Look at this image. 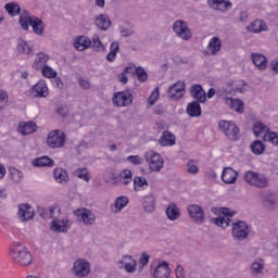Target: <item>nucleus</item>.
<instances>
[{
    "mask_svg": "<svg viewBox=\"0 0 278 278\" xmlns=\"http://www.w3.org/2000/svg\"><path fill=\"white\" fill-rule=\"evenodd\" d=\"M72 274L77 278H85L90 275V262L85 258H78L74 262Z\"/></svg>",
    "mask_w": 278,
    "mask_h": 278,
    "instance_id": "9b49d317",
    "label": "nucleus"
},
{
    "mask_svg": "<svg viewBox=\"0 0 278 278\" xmlns=\"http://www.w3.org/2000/svg\"><path fill=\"white\" fill-rule=\"evenodd\" d=\"M244 180L253 188H268L269 184L266 175L253 170L245 172Z\"/></svg>",
    "mask_w": 278,
    "mask_h": 278,
    "instance_id": "f03ea898",
    "label": "nucleus"
},
{
    "mask_svg": "<svg viewBox=\"0 0 278 278\" xmlns=\"http://www.w3.org/2000/svg\"><path fill=\"white\" fill-rule=\"evenodd\" d=\"M119 34L124 38H129V36H134V34H136V30H135L134 26L131 25V23L124 22L119 26Z\"/></svg>",
    "mask_w": 278,
    "mask_h": 278,
    "instance_id": "58836bf2",
    "label": "nucleus"
},
{
    "mask_svg": "<svg viewBox=\"0 0 278 278\" xmlns=\"http://www.w3.org/2000/svg\"><path fill=\"white\" fill-rule=\"evenodd\" d=\"M190 96L195 99L198 103H205L207 101V93L201 85H192L190 87Z\"/></svg>",
    "mask_w": 278,
    "mask_h": 278,
    "instance_id": "f3484780",
    "label": "nucleus"
},
{
    "mask_svg": "<svg viewBox=\"0 0 278 278\" xmlns=\"http://www.w3.org/2000/svg\"><path fill=\"white\" fill-rule=\"evenodd\" d=\"M0 103H8V91L0 89Z\"/></svg>",
    "mask_w": 278,
    "mask_h": 278,
    "instance_id": "338daca9",
    "label": "nucleus"
},
{
    "mask_svg": "<svg viewBox=\"0 0 278 278\" xmlns=\"http://www.w3.org/2000/svg\"><path fill=\"white\" fill-rule=\"evenodd\" d=\"M134 190L135 192H140L142 190H147L149 188V182L147 181V178L141 176H136L134 179Z\"/></svg>",
    "mask_w": 278,
    "mask_h": 278,
    "instance_id": "c9c22d12",
    "label": "nucleus"
},
{
    "mask_svg": "<svg viewBox=\"0 0 278 278\" xmlns=\"http://www.w3.org/2000/svg\"><path fill=\"white\" fill-rule=\"evenodd\" d=\"M225 103L230 108V110H235V112H238L239 114L244 112V102L240 99L225 98Z\"/></svg>",
    "mask_w": 278,
    "mask_h": 278,
    "instance_id": "cd10ccee",
    "label": "nucleus"
},
{
    "mask_svg": "<svg viewBox=\"0 0 278 278\" xmlns=\"http://www.w3.org/2000/svg\"><path fill=\"white\" fill-rule=\"evenodd\" d=\"M265 142H269L274 147H278V132L269 131L265 135Z\"/></svg>",
    "mask_w": 278,
    "mask_h": 278,
    "instance_id": "864d4df0",
    "label": "nucleus"
},
{
    "mask_svg": "<svg viewBox=\"0 0 278 278\" xmlns=\"http://www.w3.org/2000/svg\"><path fill=\"white\" fill-rule=\"evenodd\" d=\"M151 260V256L149 255V253L143 252L141 253L140 257H139V264L142 268H144V266H147L149 264V261Z\"/></svg>",
    "mask_w": 278,
    "mask_h": 278,
    "instance_id": "13d9d810",
    "label": "nucleus"
},
{
    "mask_svg": "<svg viewBox=\"0 0 278 278\" xmlns=\"http://www.w3.org/2000/svg\"><path fill=\"white\" fill-rule=\"evenodd\" d=\"M74 216L78 218L79 223L86 225L87 227H92L97 223V215L86 207H80L74 211Z\"/></svg>",
    "mask_w": 278,
    "mask_h": 278,
    "instance_id": "0eeeda50",
    "label": "nucleus"
},
{
    "mask_svg": "<svg viewBox=\"0 0 278 278\" xmlns=\"http://www.w3.org/2000/svg\"><path fill=\"white\" fill-rule=\"evenodd\" d=\"M33 21H34V16H31V14L27 11H24L20 15V25H21L22 29H24L25 31H27V29H29V25H31Z\"/></svg>",
    "mask_w": 278,
    "mask_h": 278,
    "instance_id": "e433bc0d",
    "label": "nucleus"
},
{
    "mask_svg": "<svg viewBox=\"0 0 278 278\" xmlns=\"http://www.w3.org/2000/svg\"><path fill=\"white\" fill-rule=\"evenodd\" d=\"M49 214L50 218H58V216H60V207H58V205L50 206Z\"/></svg>",
    "mask_w": 278,
    "mask_h": 278,
    "instance_id": "052dcab7",
    "label": "nucleus"
},
{
    "mask_svg": "<svg viewBox=\"0 0 278 278\" xmlns=\"http://www.w3.org/2000/svg\"><path fill=\"white\" fill-rule=\"evenodd\" d=\"M54 162L49 156H41L33 161V166H53Z\"/></svg>",
    "mask_w": 278,
    "mask_h": 278,
    "instance_id": "09e8293b",
    "label": "nucleus"
},
{
    "mask_svg": "<svg viewBox=\"0 0 278 278\" xmlns=\"http://www.w3.org/2000/svg\"><path fill=\"white\" fill-rule=\"evenodd\" d=\"M143 208L148 214H153L155 212V197L147 195L143 198Z\"/></svg>",
    "mask_w": 278,
    "mask_h": 278,
    "instance_id": "4c0bfd02",
    "label": "nucleus"
},
{
    "mask_svg": "<svg viewBox=\"0 0 278 278\" xmlns=\"http://www.w3.org/2000/svg\"><path fill=\"white\" fill-rule=\"evenodd\" d=\"M110 25H112V22L110 21V17L105 14H100L96 18V26L102 31H106V29H110Z\"/></svg>",
    "mask_w": 278,
    "mask_h": 278,
    "instance_id": "72a5a7b5",
    "label": "nucleus"
},
{
    "mask_svg": "<svg viewBox=\"0 0 278 278\" xmlns=\"http://www.w3.org/2000/svg\"><path fill=\"white\" fill-rule=\"evenodd\" d=\"M135 73L137 75L138 81L144 83L149 79V74L144 71V67H136Z\"/></svg>",
    "mask_w": 278,
    "mask_h": 278,
    "instance_id": "3c124183",
    "label": "nucleus"
},
{
    "mask_svg": "<svg viewBox=\"0 0 278 278\" xmlns=\"http://www.w3.org/2000/svg\"><path fill=\"white\" fill-rule=\"evenodd\" d=\"M72 225L67 217L61 219L55 218L50 223V229L51 231H55V233H66Z\"/></svg>",
    "mask_w": 278,
    "mask_h": 278,
    "instance_id": "f8f14e48",
    "label": "nucleus"
},
{
    "mask_svg": "<svg viewBox=\"0 0 278 278\" xmlns=\"http://www.w3.org/2000/svg\"><path fill=\"white\" fill-rule=\"evenodd\" d=\"M177 142V137L168 130L163 131L161 138L159 139V144L161 147H175Z\"/></svg>",
    "mask_w": 278,
    "mask_h": 278,
    "instance_id": "b1692460",
    "label": "nucleus"
},
{
    "mask_svg": "<svg viewBox=\"0 0 278 278\" xmlns=\"http://www.w3.org/2000/svg\"><path fill=\"white\" fill-rule=\"evenodd\" d=\"M92 47L94 51H98V52L105 51V46L103 45V42H101V39L99 38L98 35H94L92 37Z\"/></svg>",
    "mask_w": 278,
    "mask_h": 278,
    "instance_id": "5fc2aeb1",
    "label": "nucleus"
},
{
    "mask_svg": "<svg viewBox=\"0 0 278 278\" xmlns=\"http://www.w3.org/2000/svg\"><path fill=\"white\" fill-rule=\"evenodd\" d=\"M218 213L222 215L214 219L215 225H217V227H222V229H227V227H229V224L231 223V218L236 216V211L227 207H222L218 208Z\"/></svg>",
    "mask_w": 278,
    "mask_h": 278,
    "instance_id": "9d476101",
    "label": "nucleus"
},
{
    "mask_svg": "<svg viewBox=\"0 0 278 278\" xmlns=\"http://www.w3.org/2000/svg\"><path fill=\"white\" fill-rule=\"evenodd\" d=\"M222 181L228 185L236 184L238 181V172L231 167H225L222 173Z\"/></svg>",
    "mask_w": 278,
    "mask_h": 278,
    "instance_id": "5701e85b",
    "label": "nucleus"
},
{
    "mask_svg": "<svg viewBox=\"0 0 278 278\" xmlns=\"http://www.w3.org/2000/svg\"><path fill=\"white\" fill-rule=\"evenodd\" d=\"M176 278H186V270L184 269V266L177 265L175 269Z\"/></svg>",
    "mask_w": 278,
    "mask_h": 278,
    "instance_id": "e2e57ef3",
    "label": "nucleus"
},
{
    "mask_svg": "<svg viewBox=\"0 0 278 278\" xmlns=\"http://www.w3.org/2000/svg\"><path fill=\"white\" fill-rule=\"evenodd\" d=\"M128 204H129V198L125 195H121L116 198L115 204H114L115 214H118V212H123L124 207H127Z\"/></svg>",
    "mask_w": 278,
    "mask_h": 278,
    "instance_id": "79ce46f5",
    "label": "nucleus"
},
{
    "mask_svg": "<svg viewBox=\"0 0 278 278\" xmlns=\"http://www.w3.org/2000/svg\"><path fill=\"white\" fill-rule=\"evenodd\" d=\"M235 90L243 94V92H247V83H244V80H240L235 87Z\"/></svg>",
    "mask_w": 278,
    "mask_h": 278,
    "instance_id": "680f3d73",
    "label": "nucleus"
},
{
    "mask_svg": "<svg viewBox=\"0 0 278 278\" xmlns=\"http://www.w3.org/2000/svg\"><path fill=\"white\" fill-rule=\"evenodd\" d=\"M17 50L21 53H25L26 55H29L31 51L34 50V46L25 40H21L17 45Z\"/></svg>",
    "mask_w": 278,
    "mask_h": 278,
    "instance_id": "8fccbe9b",
    "label": "nucleus"
},
{
    "mask_svg": "<svg viewBox=\"0 0 278 278\" xmlns=\"http://www.w3.org/2000/svg\"><path fill=\"white\" fill-rule=\"evenodd\" d=\"M131 103H134V92L131 90L118 91L113 96V104L116 108H127Z\"/></svg>",
    "mask_w": 278,
    "mask_h": 278,
    "instance_id": "1a4fd4ad",
    "label": "nucleus"
},
{
    "mask_svg": "<svg viewBox=\"0 0 278 278\" xmlns=\"http://www.w3.org/2000/svg\"><path fill=\"white\" fill-rule=\"evenodd\" d=\"M38 126L34 122H21L17 127V131L22 134V136H29L36 132Z\"/></svg>",
    "mask_w": 278,
    "mask_h": 278,
    "instance_id": "4be33fe9",
    "label": "nucleus"
},
{
    "mask_svg": "<svg viewBox=\"0 0 278 278\" xmlns=\"http://www.w3.org/2000/svg\"><path fill=\"white\" fill-rule=\"evenodd\" d=\"M117 79L118 81H121V84H127V81H129L127 74H125L124 72L122 74H118Z\"/></svg>",
    "mask_w": 278,
    "mask_h": 278,
    "instance_id": "774afa93",
    "label": "nucleus"
},
{
    "mask_svg": "<svg viewBox=\"0 0 278 278\" xmlns=\"http://www.w3.org/2000/svg\"><path fill=\"white\" fill-rule=\"evenodd\" d=\"M119 50H121L119 43L116 42V41H114V42H112L111 46H110V52H109V53H114V55H116Z\"/></svg>",
    "mask_w": 278,
    "mask_h": 278,
    "instance_id": "0e129e2a",
    "label": "nucleus"
},
{
    "mask_svg": "<svg viewBox=\"0 0 278 278\" xmlns=\"http://www.w3.org/2000/svg\"><path fill=\"white\" fill-rule=\"evenodd\" d=\"M250 149L254 155H262L266 151V146L260 140H255L251 143Z\"/></svg>",
    "mask_w": 278,
    "mask_h": 278,
    "instance_id": "c03bdc74",
    "label": "nucleus"
},
{
    "mask_svg": "<svg viewBox=\"0 0 278 278\" xmlns=\"http://www.w3.org/2000/svg\"><path fill=\"white\" fill-rule=\"evenodd\" d=\"M184 94H186V83L178 80L169 87L168 97L170 99H176V101H179Z\"/></svg>",
    "mask_w": 278,
    "mask_h": 278,
    "instance_id": "dca6fc26",
    "label": "nucleus"
},
{
    "mask_svg": "<svg viewBox=\"0 0 278 278\" xmlns=\"http://www.w3.org/2000/svg\"><path fill=\"white\" fill-rule=\"evenodd\" d=\"M91 45H92V41L90 40V38L86 36H80L76 38L74 42V47L75 49H77V51H86V49H89Z\"/></svg>",
    "mask_w": 278,
    "mask_h": 278,
    "instance_id": "7c9ffc66",
    "label": "nucleus"
},
{
    "mask_svg": "<svg viewBox=\"0 0 278 278\" xmlns=\"http://www.w3.org/2000/svg\"><path fill=\"white\" fill-rule=\"evenodd\" d=\"M146 161L154 173H160L164 168V159L153 150L146 152Z\"/></svg>",
    "mask_w": 278,
    "mask_h": 278,
    "instance_id": "6e6552de",
    "label": "nucleus"
},
{
    "mask_svg": "<svg viewBox=\"0 0 278 278\" xmlns=\"http://www.w3.org/2000/svg\"><path fill=\"white\" fill-rule=\"evenodd\" d=\"M36 215V212L34 211V207L29 204H20L18 205V212H17V218L22 223H27L34 218Z\"/></svg>",
    "mask_w": 278,
    "mask_h": 278,
    "instance_id": "2eb2a0df",
    "label": "nucleus"
},
{
    "mask_svg": "<svg viewBox=\"0 0 278 278\" xmlns=\"http://www.w3.org/2000/svg\"><path fill=\"white\" fill-rule=\"evenodd\" d=\"M251 60L258 71H266V68H268V59L266 55L253 52L251 54Z\"/></svg>",
    "mask_w": 278,
    "mask_h": 278,
    "instance_id": "aec40b11",
    "label": "nucleus"
},
{
    "mask_svg": "<svg viewBox=\"0 0 278 278\" xmlns=\"http://www.w3.org/2000/svg\"><path fill=\"white\" fill-rule=\"evenodd\" d=\"M117 179L122 186H129L134 181V174L131 169H124L118 174Z\"/></svg>",
    "mask_w": 278,
    "mask_h": 278,
    "instance_id": "f704fd0d",
    "label": "nucleus"
},
{
    "mask_svg": "<svg viewBox=\"0 0 278 278\" xmlns=\"http://www.w3.org/2000/svg\"><path fill=\"white\" fill-rule=\"evenodd\" d=\"M4 10L10 16H18L21 14V4L18 2H8L4 5Z\"/></svg>",
    "mask_w": 278,
    "mask_h": 278,
    "instance_id": "ea45409f",
    "label": "nucleus"
},
{
    "mask_svg": "<svg viewBox=\"0 0 278 278\" xmlns=\"http://www.w3.org/2000/svg\"><path fill=\"white\" fill-rule=\"evenodd\" d=\"M30 27L37 36H42V34H45V22H42L40 17L33 16Z\"/></svg>",
    "mask_w": 278,
    "mask_h": 278,
    "instance_id": "473e14b6",
    "label": "nucleus"
},
{
    "mask_svg": "<svg viewBox=\"0 0 278 278\" xmlns=\"http://www.w3.org/2000/svg\"><path fill=\"white\" fill-rule=\"evenodd\" d=\"M173 31L180 40L188 41L192 38V30L186 21L177 20L174 22Z\"/></svg>",
    "mask_w": 278,
    "mask_h": 278,
    "instance_id": "423d86ee",
    "label": "nucleus"
},
{
    "mask_svg": "<svg viewBox=\"0 0 278 278\" xmlns=\"http://www.w3.org/2000/svg\"><path fill=\"white\" fill-rule=\"evenodd\" d=\"M160 99V87H156L150 94L148 102L151 105H155L156 101Z\"/></svg>",
    "mask_w": 278,
    "mask_h": 278,
    "instance_id": "6e6d98bb",
    "label": "nucleus"
},
{
    "mask_svg": "<svg viewBox=\"0 0 278 278\" xmlns=\"http://www.w3.org/2000/svg\"><path fill=\"white\" fill-rule=\"evenodd\" d=\"M47 144L50 149H62L66 144V134L64 130H52L48 134Z\"/></svg>",
    "mask_w": 278,
    "mask_h": 278,
    "instance_id": "20e7f679",
    "label": "nucleus"
},
{
    "mask_svg": "<svg viewBox=\"0 0 278 278\" xmlns=\"http://www.w3.org/2000/svg\"><path fill=\"white\" fill-rule=\"evenodd\" d=\"M9 255L18 266H29L33 262L31 253L21 243L13 244Z\"/></svg>",
    "mask_w": 278,
    "mask_h": 278,
    "instance_id": "f257e3e1",
    "label": "nucleus"
},
{
    "mask_svg": "<svg viewBox=\"0 0 278 278\" xmlns=\"http://www.w3.org/2000/svg\"><path fill=\"white\" fill-rule=\"evenodd\" d=\"M249 233H251V227L247 225V222L239 220L232 224V238L237 242H243L249 238Z\"/></svg>",
    "mask_w": 278,
    "mask_h": 278,
    "instance_id": "39448f33",
    "label": "nucleus"
},
{
    "mask_svg": "<svg viewBox=\"0 0 278 278\" xmlns=\"http://www.w3.org/2000/svg\"><path fill=\"white\" fill-rule=\"evenodd\" d=\"M154 278H169L170 277V267L168 266V262L163 261L160 263L154 271H153Z\"/></svg>",
    "mask_w": 278,
    "mask_h": 278,
    "instance_id": "412c9836",
    "label": "nucleus"
},
{
    "mask_svg": "<svg viewBox=\"0 0 278 278\" xmlns=\"http://www.w3.org/2000/svg\"><path fill=\"white\" fill-rule=\"evenodd\" d=\"M187 170L190 173V175H197L199 173V166H197L194 161L190 160L187 163Z\"/></svg>",
    "mask_w": 278,
    "mask_h": 278,
    "instance_id": "4d7b16f0",
    "label": "nucleus"
},
{
    "mask_svg": "<svg viewBox=\"0 0 278 278\" xmlns=\"http://www.w3.org/2000/svg\"><path fill=\"white\" fill-rule=\"evenodd\" d=\"M9 175H10V178L12 179V181H14V184H21V181H23V173L16 168V167H11L9 169Z\"/></svg>",
    "mask_w": 278,
    "mask_h": 278,
    "instance_id": "a18cd8bd",
    "label": "nucleus"
},
{
    "mask_svg": "<svg viewBox=\"0 0 278 278\" xmlns=\"http://www.w3.org/2000/svg\"><path fill=\"white\" fill-rule=\"evenodd\" d=\"M207 3L212 10H219V12H229L233 8L229 0H207Z\"/></svg>",
    "mask_w": 278,
    "mask_h": 278,
    "instance_id": "6ab92c4d",
    "label": "nucleus"
},
{
    "mask_svg": "<svg viewBox=\"0 0 278 278\" xmlns=\"http://www.w3.org/2000/svg\"><path fill=\"white\" fill-rule=\"evenodd\" d=\"M222 48H223V40H220V38L215 36L210 39L207 49L211 55H216V53H218Z\"/></svg>",
    "mask_w": 278,
    "mask_h": 278,
    "instance_id": "c85d7f7f",
    "label": "nucleus"
},
{
    "mask_svg": "<svg viewBox=\"0 0 278 278\" xmlns=\"http://www.w3.org/2000/svg\"><path fill=\"white\" fill-rule=\"evenodd\" d=\"M126 160L135 166H140V164H142V157H140V155H129Z\"/></svg>",
    "mask_w": 278,
    "mask_h": 278,
    "instance_id": "bf43d9fd",
    "label": "nucleus"
},
{
    "mask_svg": "<svg viewBox=\"0 0 278 278\" xmlns=\"http://www.w3.org/2000/svg\"><path fill=\"white\" fill-rule=\"evenodd\" d=\"M31 92L35 94V97L47 99V97H49V86H47V81L40 79L35 86L31 87Z\"/></svg>",
    "mask_w": 278,
    "mask_h": 278,
    "instance_id": "a211bd4d",
    "label": "nucleus"
},
{
    "mask_svg": "<svg viewBox=\"0 0 278 278\" xmlns=\"http://www.w3.org/2000/svg\"><path fill=\"white\" fill-rule=\"evenodd\" d=\"M49 62V56L45 52L37 53L35 61L33 63V68L35 71H40Z\"/></svg>",
    "mask_w": 278,
    "mask_h": 278,
    "instance_id": "c756f323",
    "label": "nucleus"
},
{
    "mask_svg": "<svg viewBox=\"0 0 278 278\" xmlns=\"http://www.w3.org/2000/svg\"><path fill=\"white\" fill-rule=\"evenodd\" d=\"M201 113V102L192 101L187 105V114L192 118H198Z\"/></svg>",
    "mask_w": 278,
    "mask_h": 278,
    "instance_id": "2f4dec72",
    "label": "nucleus"
},
{
    "mask_svg": "<svg viewBox=\"0 0 278 278\" xmlns=\"http://www.w3.org/2000/svg\"><path fill=\"white\" fill-rule=\"evenodd\" d=\"M268 26L264 20H255L248 26V31L252 34H262V31H267Z\"/></svg>",
    "mask_w": 278,
    "mask_h": 278,
    "instance_id": "393cba45",
    "label": "nucleus"
},
{
    "mask_svg": "<svg viewBox=\"0 0 278 278\" xmlns=\"http://www.w3.org/2000/svg\"><path fill=\"white\" fill-rule=\"evenodd\" d=\"M53 175L58 184H66V181H68V173L66 172V169L60 167L55 168Z\"/></svg>",
    "mask_w": 278,
    "mask_h": 278,
    "instance_id": "a19ab883",
    "label": "nucleus"
},
{
    "mask_svg": "<svg viewBox=\"0 0 278 278\" xmlns=\"http://www.w3.org/2000/svg\"><path fill=\"white\" fill-rule=\"evenodd\" d=\"M42 77H46V79H55L58 77V72L53 70V67L46 65L41 70Z\"/></svg>",
    "mask_w": 278,
    "mask_h": 278,
    "instance_id": "de8ad7c7",
    "label": "nucleus"
},
{
    "mask_svg": "<svg viewBox=\"0 0 278 278\" xmlns=\"http://www.w3.org/2000/svg\"><path fill=\"white\" fill-rule=\"evenodd\" d=\"M251 273L253 277H261V275H264V261L261 260L252 263Z\"/></svg>",
    "mask_w": 278,
    "mask_h": 278,
    "instance_id": "37998d69",
    "label": "nucleus"
},
{
    "mask_svg": "<svg viewBox=\"0 0 278 278\" xmlns=\"http://www.w3.org/2000/svg\"><path fill=\"white\" fill-rule=\"evenodd\" d=\"M218 127L219 131L228 137V140L240 139V128L236 125V122L222 119L218 123Z\"/></svg>",
    "mask_w": 278,
    "mask_h": 278,
    "instance_id": "7ed1b4c3",
    "label": "nucleus"
},
{
    "mask_svg": "<svg viewBox=\"0 0 278 278\" xmlns=\"http://www.w3.org/2000/svg\"><path fill=\"white\" fill-rule=\"evenodd\" d=\"M263 204L267 210H275L277 207V200L273 195H267L263 200Z\"/></svg>",
    "mask_w": 278,
    "mask_h": 278,
    "instance_id": "603ef678",
    "label": "nucleus"
},
{
    "mask_svg": "<svg viewBox=\"0 0 278 278\" xmlns=\"http://www.w3.org/2000/svg\"><path fill=\"white\" fill-rule=\"evenodd\" d=\"M187 212L193 223L201 225L205 222V212H203V208L199 204L189 205Z\"/></svg>",
    "mask_w": 278,
    "mask_h": 278,
    "instance_id": "ddd939ff",
    "label": "nucleus"
},
{
    "mask_svg": "<svg viewBox=\"0 0 278 278\" xmlns=\"http://www.w3.org/2000/svg\"><path fill=\"white\" fill-rule=\"evenodd\" d=\"M117 266L126 273L134 274L136 273V268H138V262L131 255H124L122 260L117 262Z\"/></svg>",
    "mask_w": 278,
    "mask_h": 278,
    "instance_id": "4468645a",
    "label": "nucleus"
},
{
    "mask_svg": "<svg viewBox=\"0 0 278 278\" xmlns=\"http://www.w3.org/2000/svg\"><path fill=\"white\" fill-rule=\"evenodd\" d=\"M165 214L168 218V220H179V217L181 216V210H179V206H177L176 203L172 202L165 211Z\"/></svg>",
    "mask_w": 278,
    "mask_h": 278,
    "instance_id": "a878e982",
    "label": "nucleus"
},
{
    "mask_svg": "<svg viewBox=\"0 0 278 278\" xmlns=\"http://www.w3.org/2000/svg\"><path fill=\"white\" fill-rule=\"evenodd\" d=\"M74 176L78 179H81L83 181H86L87 184L90 181L92 176H90V172H88V168H78L74 172Z\"/></svg>",
    "mask_w": 278,
    "mask_h": 278,
    "instance_id": "49530a36",
    "label": "nucleus"
},
{
    "mask_svg": "<svg viewBox=\"0 0 278 278\" xmlns=\"http://www.w3.org/2000/svg\"><path fill=\"white\" fill-rule=\"evenodd\" d=\"M253 131L256 138H260V136H263V139L266 142V135L270 134V128H268V126H266V124L262 122H255L253 124Z\"/></svg>",
    "mask_w": 278,
    "mask_h": 278,
    "instance_id": "bb28decb",
    "label": "nucleus"
},
{
    "mask_svg": "<svg viewBox=\"0 0 278 278\" xmlns=\"http://www.w3.org/2000/svg\"><path fill=\"white\" fill-rule=\"evenodd\" d=\"M78 84L84 90H89L90 88V81H88L87 79L79 78Z\"/></svg>",
    "mask_w": 278,
    "mask_h": 278,
    "instance_id": "69168bd1",
    "label": "nucleus"
}]
</instances>
